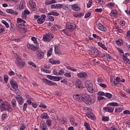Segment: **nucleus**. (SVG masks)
I'll use <instances>...</instances> for the list:
<instances>
[{
    "label": "nucleus",
    "instance_id": "nucleus-1",
    "mask_svg": "<svg viewBox=\"0 0 130 130\" xmlns=\"http://www.w3.org/2000/svg\"><path fill=\"white\" fill-rule=\"evenodd\" d=\"M73 98L77 102H84L87 105H92L96 102V100L94 98H91L90 95L86 94H77L73 95Z\"/></svg>",
    "mask_w": 130,
    "mask_h": 130
},
{
    "label": "nucleus",
    "instance_id": "nucleus-2",
    "mask_svg": "<svg viewBox=\"0 0 130 130\" xmlns=\"http://www.w3.org/2000/svg\"><path fill=\"white\" fill-rule=\"evenodd\" d=\"M76 24H75V23L67 22L66 24V29H62L61 30V31L63 32V33H65V34L68 35V34H69L68 30H71V31H73L76 29Z\"/></svg>",
    "mask_w": 130,
    "mask_h": 130
},
{
    "label": "nucleus",
    "instance_id": "nucleus-3",
    "mask_svg": "<svg viewBox=\"0 0 130 130\" xmlns=\"http://www.w3.org/2000/svg\"><path fill=\"white\" fill-rule=\"evenodd\" d=\"M10 106H11L10 104L8 102L5 101L4 103L2 106H0V109L1 111L11 112L12 111V108Z\"/></svg>",
    "mask_w": 130,
    "mask_h": 130
},
{
    "label": "nucleus",
    "instance_id": "nucleus-4",
    "mask_svg": "<svg viewBox=\"0 0 130 130\" xmlns=\"http://www.w3.org/2000/svg\"><path fill=\"white\" fill-rule=\"evenodd\" d=\"M15 64L20 69H23L25 68V66H26V62L22 60L20 57H17L15 61Z\"/></svg>",
    "mask_w": 130,
    "mask_h": 130
},
{
    "label": "nucleus",
    "instance_id": "nucleus-5",
    "mask_svg": "<svg viewBox=\"0 0 130 130\" xmlns=\"http://www.w3.org/2000/svg\"><path fill=\"white\" fill-rule=\"evenodd\" d=\"M54 38V36L51 32H49L46 35H44L43 38V40L45 42H50L51 41L53 38Z\"/></svg>",
    "mask_w": 130,
    "mask_h": 130
},
{
    "label": "nucleus",
    "instance_id": "nucleus-6",
    "mask_svg": "<svg viewBox=\"0 0 130 130\" xmlns=\"http://www.w3.org/2000/svg\"><path fill=\"white\" fill-rule=\"evenodd\" d=\"M85 87L87 88V90L89 93H91V94L95 93V90L93 88V84L92 83L88 81H86Z\"/></svg>",
    "mask_w": 130,
    "mask_h": 130
},
{
    "label": "nucleus",
    "instance_id": "nucleus-7",
    "mask_svg": "<svg viewBox=\"0 0 130 130\" xmlns=\"http://www.w3.org/2000/svg\"><path fill=\"white\" fill-rule=\"evenodd\" d=\"M43 83H44L45 85H48V86H57V84L55 82H53L50 80H47L46 79H42Z\"/></svg>",
    "mask_w": 130,
    "mask_h": 130
},
{
    "label": "nucleus",
    "instance_id": "nucleus-8",
    "mask_svg": "<svg viewBox=\"0 0 130 130\" xmlns=\"http://www.w3.org/2000/svg\"><path fill=\"white\" fill-rule=\"evenodd\" d=\"M10 84L11 85L12 87L13 88V89H15V93L17 94V95H20V93H18V92L17 91H19L18 89V83L17 82L12 80L10 81Z\"/></svg>",
    "mask_w": 130,
    "mask_h": 130
},
{
    "label": "nucleus",
    "instance_id": "nucleus-9",
    "mask_svg": "<svg viewBox=\"0 0 130 130\" xmlns=\"http://www.w3.org/2000/svg\"><path fill=\"white\" fill-rule=\"evenodd\" d=\"M37 56L38 59L39 60L42 59L43 57H44V52L43 51H41V50H38L37 52Z\"/></svg>",
    "mask_w": 130,
    "mask_h": 130
},
{
    "label": "nucleus",
    "instance_id": "nucleus-10",
    "mask_svg": "<svg viewBox=\"0 0 130 130\" xmlns=\"http://www.w3.org/2000/svg\"><path fill=\"white\" fill-rule=\"evenodd\" d=\"M27 48H28V49H30V50H32V51H36V50H38V48L37 47H36L34 45L31 44H27Z\"/></svg>",
    "mask_w": 130,
    "mask_h": 130
},
{
    "label": "nucleus",
    "instance_id": "nucleus-11",
    "mask_svg": "<svg viewBox=\"0 0 130 130\" xmlns=\"http://www.w3.org/2000/svg\"><path fill=\"white\" fill-rule=\"evenodd\" d=\"M45 19H46V15H42L41 17L37 20L38 24H43L45 22Z\"/></svg>",
    "mask_w": 130,
    "mask_h": 130
},
{
    "label": "nucleus",
    "instance_id": "nucleus-12",
    "mask_svg": "<svg viewBox=\"0 0 130 130\" xmlns=\"http://www.w3.org/2000/svg\"><path fill=\"white\" fill-rule=\"evenodd\" d=\"M97 27L101 31H103V32H106V31L107 30V28H106V27L104 26L101 23L98 24Z\"/></svg>",
    "mask_w": 130,
    "mask_h": 130
},
{
    "label": "nucleus",
    "instance_id": "nucleus-13",
    "mask_svg": "<svg viewBox=\"0 0 130 130\" xmlns=\"http://www.w3.org/2000/svg\"><path fill=\"white\" fill-rule=\"evenodd\" d=\"M63 5L60 4H53L51 5V9H60L62 8Z\"/></svg>",
    "mask_w": 130,
    "mask_h": 130
},
{
    "label": "nucleus",
    "instance_id": "nucleus-14",
    "mask_svg": "<svg viewBox=\"0 0 130 130\" xmlns=\"http://www.w3.org/2000/svg\"><path fill=\"white\" fill-rule=\"evenodd\" d=\"M75 85L76 87L79 88V89H82V88H83V84H82V81L79 79L76 80Z\"/></svg>",
    "mask_w": 130,
    "mask_h": 130
},
{
    "label": "nucleus",
    "instance_id": "nucleus-15",
    "mask_svg": "<svg viewBox=\"0 0 130 130\" xmlns=\"http://www.w3.org/2000/svg\"><path fill=\"white\" fill-rule=\"evenodd\" d=\"M15 99L17 100L19 105H22L24 103V99L22 96H16Z\"/></svg>",
    "mask_w": 130,
    "mask_h": 130
},
{
    "label": "nucleus",
    "instance_id": "nucleus-16",
    "mask_svg": "<svg viewBox=\"0 0 130 130\" xmlns=\"http://www.w3.org/2000/svg\"><path fill=\"white\" fill-rule=\"evenodd\" d=\"M127 55H128V54L127 53H126L125 54H123V59L125 63H128V64H129L130 61H129V59L127 58Z\"/></svg>",
    "mask_w": 130,
    "mask_h": 130
},
{
    "label": "nucleus",
    "instance_id": "nucleus-17",
    "mask_svg": "<svg viewBox=\"0 0 130 130\" xmlns=\"http://www.w3.org/2000/svg\"><path fill=\"white\" fill-rule=\"evenodd\" d=\"M77 77L80 78H86L87 77H88V75L87 74V73L85 72H80L77 74Z\"/></svg>",
    "mask_w": 130,
    "mask_h": 130
},
{
    "label": "nucleus",
    "instance_id": "nucleus-18",
    "mask_svg": "<svg viewBox=\"0 0 130 130\" xmlns=\"http://www.w3.org/2000/svg\"><path fill=\"white\" fill-rule=\"evenodd\" d=\"M25 24L24 23H20L18 25V30L19 31H20V32H22L23 31H25Z\"/></svg>",
    "mask_w": 130,
    "mask_h": 130
},
{
    "label": "nucleus",
    "instance_id": "nucleus-19",
    "mask_svg": "<svg viewBox=\"0 0 130 130\" xmlns=\"http://www.w3.org/2000/svg\"><path fill=\"white\" fill-rule=\"evenodd\" d=\"M90 52L92 55H98L99 54V51L96 48L92 49Z\"/></svg>",
    "mask_w": 130,
    "mask_h": 130
},
{
    "label": "nucleus",
    "instance_id": "nucleus-20",
    "mask_svg": "<svg viewBox=\"0 0 130 130\" xmlns=\"http://www.w3.org/2000/svg\"><path fill=\"white\" fill-rule=\"evenodd\" d=\"M70 120L73 125H74V126H78V124L77 123H76V121L75 120V118H74V117L71 116L70 117Z\"/></svg>",
    "mask_w": 130,
    "mask_h": 130
},
{
    "label": "nucleus",
    "instance_id": "nucleus-21",
    "mask_svg": "<svg viewBox=\"0 0 130 130\" xmlns=\"http://www.w3.org/2000/svg\"><path fill=\"white\" fill-rule=\"evenodd\" d=\"M6 12L7 13H8V14H11V15H14L15 16H17L18 15V12L12 9H7Z\"/></svg>",
    "mask_w": 130,
    "mask_h": 130
},
{
    "label": "nucleus",
    "instance_id": "nucleus-22",
    "mask_svg": "<svg viewBox=\"0 0 130 130\" xmlns=\"http://www.w3.org/2000/svg\"><path fill=\"white\" fill-rule=\"evenodd\" d=\"M48 16H55V17L59 16V13L55 12L54 11H51L47 14Z\"/></svg>",
    "mask_w": 130,
    "mask_h": 130
},
{
    "label": "nucleus",
    "instance_id": "nucleus-23",
    "mask_svg": "<svg viewBox=\"0 0 130 130\" xmlns=\"http://www.w3.org/2000/svg\"><path fill=\"white\" fill-rule=\"evenodd\" d=\"M40 117L42 119H48V118H49V116H48V115L46 113L42 114L40 116Z\"/></svg>",
    "mask_w": 130,
    "mask_h": 130
},
{
    "label": "nucleus",
    "instance_id": "nucleus-24",
    "mask_svg": "<svg viewBox=\"0 0 130 130\" xmlns=\"http://www.w3.org/2000/svg\"><path fill=\"white\" fill-rule=\"evenodd\" d=\"M71 8L74 11H80V8L77 4L71 5Z\"/></svg>",
    "mask_w": 130,
    "mask_h": 130
},
{
    "label": "nucleus",
    "instance_id": "nucleus-25",
    "mask_svg": "<svg viewBox=\"0 0 130 130\" xmlns=\"http://www.w3.org/2000/svg\"><path fill=\"white\" fill-rule=\"evenodd\" d=\"M110 16L112 17H116L117 16V11L116 10H113L110 13Z\"/></svg>",
    "mask_w": 130,
    "mask_h": 130
},
{
    "label": "nucleus",
    "instance_id": "nucleus-26",
    "mask_svg": "<svg viewBox=\"0 0 130 130\" xmlns=\"http://www.w3.org/2000/svg\"><path fill=\"white\" fill-rule=\"evenodd\" d=\"M29 5H30L32 9H35L36 8V4H35V2L32 1H30L29 2Z\"/></svg>",
    "mask_w": 130,
    "mask_h": 130
},
{
    "label": "nucleus",
    "instance_id": "nucleus-27",
    "mask_svg": "<svg viewBox=\"0 0 130 130\" xmlns=\"http://www.w3.org/2000/svg\"><path fill=\"white\" fill-rule=\"evenodd\" d=\"M86 116H87L88 118H90V119H94V114L92 113H87Z\"/></svg>",
    "mask_w": 130,
    "mask_h": 130
},
{
    "label": "nucleus",
    "instance_id": "nucleus-28",
    "mask_svg": "<svg viewBox=\"0 0 130 130\" xmlns=\"http://www.w3.org/2000/svg\"><path fill=\"white\" fill-rule=\"evenodd\" d=\"M60 80H62V77L54 76L53 81H54V82H58V81H60Z\"/></svg>",
    "mask_w": 130,
    "mask_h": 130
},
{
    "label": "nucleus",
    "instance_id": "nucleus-29",
    "mask_svg": "<svg viewBox=\"0 0 130 130\" xmlns=\"http://www.w3.org/2000/svg\"><path fill=\"white\" fill-rule=\"evenodd\" d=\"M98 45H99V46L102 47V48H103V49H104V50H107V48L106 46H105V45L102 44V43L99 42V43H98Z\"/></svg>",
    "mask_w": 130,
    "mask_h": 130
},
{
    "label": "nucleus",
    "instance_id": "nucleus-30",
    "mask_svg": "<svg viewBox=\"0 0 130 130\" xmlns=\"http://www.w3.org/2000/svg\"><path fill=\"white\" fill-rule=\"evenodd\" d=\"M84 126H85L86 130H92V129H91L90 127V125L89 123H88V122H85Z\"/></svg>",
    "mask_w": 130,
    "mask_h": 130
},
{
    "label": "nucleus",
    "instance_id": "nucleus-31",
    "mask_svg": "<svg viewBox=\"0 0 130 130\" xmlns=\"http://www.w3.org/2000/svg\"><path fill=\"white\" fill-rule=\"evenodd\" d=\"M12 107H16L17 106V100L13 99L11 102Z\"/></svg>",
    "mask_w": 130,
    "mask_h": 130
},
{
    "label": "nucleus",
    "instance_id": "nucleus-32",
    "mask_svg": "<svg viewBox=\"0 0 130 130\" xmlns=\"http://www.w3.org/2000/svg\"><path fill=\"white\" fill-rule=\"evenodd\" d=\"M66 69H67V70H70V71H72V72H77V69L72 68L70 66H67Z\"/></svg>",
    "mask_w": 130,
    "mask_h": 130
},
{
    "label": "nucleus",
    "instance_id": "nucleus-33",
    "mask_svg": "<svg viewBox=\"0 0 130 130\" xmlns=\"http://www.w3.org/2000/svg\"><path fill=\"white\" fill-rule=\"evenodd\" d=\"M102 119L103 121H109V117L103 116Z\"/></svg>",
    "mask_w": 130,
    "mask_h": 130
},
{
    "label": "nucleus",
    "instance_id": "nucleus-34",
    "mask_svg": "<svg viewBox=\"0 0 130 130\" xmlns=\"http://www.w3.org/2000/svg\"><path fill=\"white\" fill-rule=\"evenodd\" d=\"M109 105L116 107V106H118V103L115 102L110 103H109Z\"/></svg>",
    "mask_w": 130,
    "mask_h": 130
},
{
    "label": "nucleus",
    "instance_id": "nucleus-35",
    "mask_svg": "<svg viewBox=\"0 0 130 130\" xmlns=\"http://www.w3.org/2000/svg\"><path fill=\"white\" fill-rule=\"evenodd\" d=\"M97 82L99 84H101L102 83H103L104 82V80L102 79L101 77H99L97 79Z\"/></svg>",
    "mask_w": 130,
    "mask_h": 130
},
{
    "label": "nucleus",
    "instance_id": "nucleus-36",
    "mask_svg": "<svg viewBox=\"0 0 130 130\" xmlns=\"http://www.w3.org/2000/svg\"><path fill=\"white\" fill-rule=\"evenodd\" d=\"M54 50H55V53L56 54H58L59 49L58 48V47L57 46H54Z\"/></svg>",
    "mask_w": 130,
    "mask_h": 130
},
{
    "label": "nucleus",
    "instance_id": "nucleus-37",
    "mask_svg": "<svg viewBox=\"0 0 130 130\" xmlns=\"http://www.w3.org/2000/svg\"><path fill=\"white\" fill-rule=\"evenodd\" d=\"M41 128L42 130H48V128H47V126L46 124H43L41 126Z\"/></svg>",
    "mask_w": 130,
    "mask_h": 130
},
{
    "label": "nucleus",
    "instance_id": "nucleus-38",
    "mask_svg": "<svg viewBox=\"0 0 130 130\" xmlns=\"http://www.w3.org/2000/svg\"><path fill=\"white\" fill-rule=\"evenodd\" d=\"M41 72H43L44 73H46V74H50L51 72L50 71L48 70H46L43 68H42L41 69Z\"/></svg>",
    "mask_w": 130,
    "mask_h": 130
},
{
    "label": "nucleus",
    "instance_id": "nucleus-39",
    "mask_svg": "<svg viewBox=\"0 0 130 130\" xmlns=\"http://www.w3.org/2000/svg\"><path fill=\"white\" fill-rule=\"evenodd\" d=\"M17 23L19 24V23H26V21L21 18H17Z\"/></svg>",
    "mask_w": 130,
    "mask_h": 130
},
{
    "label": "nucleus",
    "instance_id": "nucleus-40",
    "mask_svg": "<svg viewBox=\"0 0 130 130\" xmlns=\"http://www.w3.org/2000/svg\"><path fill=\"white\" fill-rule=\"evenodd\" d=\"M52 54V48H50L47 52V56H50Z\"/></svg>",
    "mask_w": 130,
    "mask_h": 130
},
{
    "label": "nucleus",
    "instance_id": "nucleus-41",
    "mask_svg": "<svg viewBox=\"0 0 130 130\" xmlns=\"http://www.w3.org/2000/svg\"><path fill=\"white\" fill-rule=\"evenodd\" d=\"M2 23H3V24H4L5 26H6V28H9V27H10L9 23H8V22H7L6 20H2Z\"/></svg>",
    "mask_w": 130,
    "mask_h": 130
},
{
    "label": "nucleus",
    "instance_id": "nucleus-42",
    "mask_svg": "<svg viewBox=\"0 0 130 130\" xmlns=\"http://www.w3.org/2000/svg\"><path fill=\"white\" fill-rule=\"evenodd\" d=\"M62 8L63 9V10H65V11H69V10H70L71 8V7H70L69 5H65L64 6H63Z\"/></svg>",
    "mask_w": 130,
    "mask_h": 130
},
{
    "label": "nucleus",
    "instance_id": "nucleus-43",
    "mask_svg": "<svg viewBox=\"0 0 130 130\" xmlns=\"http://www.w3.org/2000/svg\"><path fill=\"white\" fill-rule=\"evenodd\" d=\"M28 64H29V66H31V67H33V68H37V66H36V64H35V63L32 61H28Z\"/></svg>",
    "mask_w": 130,
    "mask_h": 130
},
{
    "label": "nucleus",
    "instance_id": "nucleus-44",
    "mask_svg": "<svg viewBox=\"0 0 130 130\" xmlns=\"http://www.w3.org/2000/svg\"><path fill=\"white\" fill-rule=\"evenodd\" d=\"M121 111H122V108H121V107L117 108L115 110V112L117 113H120L121 112Z\"/></svg>",
    "mask_w": 130,
    "mask_h": 130
},
{
    "label": "nucleus",
    "instance_id": "nucleus-45",
    "mask_svg": "<svg viewBox=\"0 0 130 130\" xmlns=\"http://www.w3.org/2000/svg\"><path fill=\"white\" fill-rule=\"evenodd\" d=\"M105 97H107V98H108L109 99H110L112 97V94H111L110 93H106L105 94Z\"/></svg>",
    "mask_w": 130,
    "mask_h": 130
},
{
    "label": "nucleus",
    "instance_id": "nucleus-46",
    "mask_svg": "<svg viewBox=\"0 0 130 130\" xmlns=\"http://www.w3.org/2000/svg\"><path fill=\"white\" fill-rule=\"evenodd\" d=\"M24 2H21L19 5V9L20 10H23V9H24Z\"/></svg>",
    "mask_w": 130,
    "mask_h": 130
},
{
    "label": "nucleus",
    "instance_id": "nucleus-47",
    "mask_svg": "<svg viewBox=\"0 0 130 130\" xmlns=\"http://www.w3.org/2000/svg\"><path fill=\"white\" fill-rule=\"evenodd\" d=\"M56 28H58V29L59 28L58 27V25H53L52 27H51L52 31H55L57 29Z\"/></svg>",
    "mask_w": 130,
    "mask_h": 130
},
{
    "label": "nucleus",
    "instance_id": "nucleus-48",
    "mask_svg": "<svg viewBox=\"0 0 130 130\" xmlns=\"http://www.w3.org/2000/svg\"><path fill=\"white\" fill-rule=\"evenodd\" d=\"M92 3L93 2L92 1V0H89L88 3L87 4V8H91Z\"/></svg>",
    "mask_w": 130,
    "mask_h": 130
},
{
    "label": "nucleus",
    "instance_id": "nucleus-49",
    "mask_svg": "<svg viewBox=\"0 0 130 130\" xmlns=\"http://www.w3.org/2000/svg\"><path fill=\"white\" fill-rule=\"evenodd\" d=\"M116 44L118 45H122L123 44V43L122 42V40H118V41H116Z\"/></svg>",
    "mask_w": 130,
    "mask_h": 130
},
{
    "label": "nucleus",
    "instance_id": "nucleus-50",
    "mask_svg": "<svg viewBox=\"0 0 130 130\" xmlns=\"http://www.w3.org/2000/svg\"><path fill=\"white\" fill-rule=\"evenodd\" d=\"M49 62H50V63H51L52 64H55V60L53 58L49 59Z\"/></svg>",
    "mask_w": 130,
    "mask_h": 130
},
{
    "label": "nucleus",
    "instance_id": "nucleus-51",
    "mask_svg": "<svg viewBox=\"0 0 130 130\" xmlns=\"http://www.w3.org/2000/svg\"><path fill=\"white\" fill-rule=\"evenodd\" d=\"M108 8H113L114 7V4L113 3H110L107 4Z\"/></svg>",
    "mask_w": 130,
    "mask_h": 130
},
{
    "label": "nucleus",
    "instance_id": "nucleus-52",
    "mask_svg": "<svg viewBox=\"0 0 130 130\" xmlns=\"http://www.w3.org/2000/svg\"><path fill=\"white\" fill-rule=\"evenodd\" d=\"M90 16H91V12H88L86 13V14L84 16V18H85V19H87V18H89V17H90Z\"/></svg>",
    "mask_w": 130,
    "mask_h": 130
},
{
    "label": "nucleus",
    "instance_id": "nucleus-53",
    "mask_svg": "<svg viewBox=\"0 0 130 130\" xmlns=\"http://www.w3.org/2000/svg\"><path fill=\"white\" fill-rule=\"evenodd\" d=\"M64 76L67 77V78H71V77H72V75H71V73L66 72L64 73Z\"/></svg>",
    "mask_w": 130,
    "mask_h": 130
},
{
    "label": "nucleus",
    "instance_id": "nucleus-54",
    "mask_svg": "<svg viewBox=\"0 0 130 130\" xmlns=\"http://www.w3.org/2000/svg\"><path fill=\"white\" fill-rule=\"evenodd\" d=\"M116 31H118L119 33H122V30L119 28L118 26H116L115 28Z\"/></svg>",
    "mask_w": 130,
    "mask_h": 130
},
{
    "label": "nucleus",
    "instance_id": "nucleus-55",
    "mask_svg": "<svg viewBox=\"0 0 130 130\" xmlns=\"http://www.w3.org/2000/svg\"><path fill=\"white\" fill-rule=\"evenodd\" d=\"M92 36L94 38H96V39H99V40H101V38L100 37L97 36L96 34H93Z\"/></svg>",
    "mask_w": 130,
    "mask_h": 130
},
{
    "label": "nucleus",
    "instance_id": "nucleus-56",
    "mask_svg": "<svg viewBox=\"0 0 130 130\" xmlns=\"http://www.w3.org/2000/svg\"><path fill=\"white\" fill-rule=\"evenodd\" d=\"M46 124L48 125V126H50L51 125V121L49 119H47L46 121Z\"/></svg>",
    "mask_w": 130,
    "mask_h": 130
},
{
    "label": "nucleus",
    "instance_id": "nucleus-57",
    "mask_svg": "<svg viewBox=\"0 0 130 130\" xmlns=\"http://www.w3.org/2000/svg\"><path fill=\"white\" fill-rule=\"evenodd\" d=\"M39 11H40V12H41V13H43L44 14V13H45V12H46V8H40Z\"/></svg>",
    "mask_w": 130,
    "mask_h": 130
},
{
    "label": "nucleus",
    "instance_id": "nucleus-58",
    "mask_svg": "<svg viewBox=\"0 0 130 130\" xmlns=\"http://www.w3.org/2000/svg\"><path fill=\"white\" fill-rule=\"evenodd\" d=\"M98 95H99V96H105V93L103 91H99L98 93Z\"/></svg>",
    "mask_w": 130,
    "mask_h": 130
},
{
    "label": "nucleus",
    "instance_id": "nucleus-59",
    "mask_svg": "<svg viewBox=\"0 0 130 130\" xmlns=\"http://www.w3.org/2000/svg\"><path fill=\"white\" fill-rule=\"evenodd\" d=\"M99 85L100 87H102V88H107V85L104 83H100L99 84Z\"/></svg>",
    "mask_w": 130,
    "mask_h": 130
},
{
    "label": "nucleus",
    "instance_id": "nucleus-60",
    "mask_svg": "<svg viewBox=\"0 0 130 130\" xmlns=\"http://www.w3.org/2000/svg\"><path fill=\"white\" fill-rule=\"evenodd\" d=\"M22 19H26V18H27V15L26 14H25L24 13H23V12H22Z\"/></svg>",
    "mask_w": 130,
    "mask_h": 130
},
{
    "label": "nucleus",
    "instance_id": "nucleus-61",
    "mask_svg": "<svg viewBox=\"0 0 130 130\" xmlns=\"http://www.w3.org/2000/svg\"><path fill=\"white\" fill-rule=\"evenodd\" d=\"M31 40L32 41H34V43H35V44L37 43V39H36V38L34 37H31Z\"/></svg>",
    "mask_w": 130,
    "mask_h": 130
},
{
    "label": "nucleus",
    "instance_id": "nucleus-62",
    "mask_svg": "<svg viewBox=\"0 0 130 130\" xmlns=\"http://www.w3.org/2000/svg\"><path fill=\"white\" fill-rule=\"evenodd\" d=\"M48 18L50 21H51V22L54 21V17L53 16H49Z\"/></svg>",
    "mask_w": 130,
    "mask_h": 130
},
{
    "label": "nucleus",
    "instance_id": "nucleus-63",
    "mask_svg": "<svg viewBox=\"0 0 130 130\" xmlns=\"http://www.w3.org/2000/svg\"><path fill=\"white\" fill-rule=\"evenodd\" d=\"M114 110V108H109L108 112H110V113H112Z\"/></svg>",
    "mask_w": 130,
    "mask_h": 130
},
{
    "label": "nucleus",
    "instance_id": "nucleus-64",
    "mask_svg": "<svg viewBox=\"0 0 130 130\" xmlns=\"http://www.w3.org/2000/svg\"><path fill=\"white\" fill-rule=\"evenodd\" d=\"M23 12L26 15H30V11H29V10H28V9L24 10V11H23Z\"/></svg>",
    "mask_w": 130,
    "mask_h": 130
}]
</instances>
